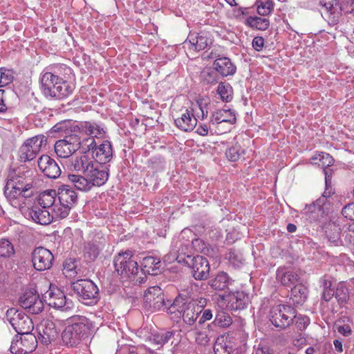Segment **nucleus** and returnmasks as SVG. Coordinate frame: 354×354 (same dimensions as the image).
Returning <instances> with one entry per match:
<instances>
[{
  "label": "nucleus",
  "mask_w": 354,
  "mask_h": 354,
  "mask_svg": "<svg viewBox=\"0 0 354 354\" xmlns=\"http://www.w3.org/2000/svg\"><path fill=\"white\" fill-rule=\"evenodd\" d=\"M295 319V324L297 328L299 330H303L307 328V326L310 324V319L306 315H297L295 313V316L293 317Z\"/></svg>",
  "instance_id": "nucleus-53"
},
{
  "label": "nucleus",
  "mask_w": 354,
  "mask_h": 354,
  "mask_svg": "<svg viewBox=\"0 0 354 354\" xmlns=\"http://www.w3.org/2000/svg\"><path fill=\"white\" fill-rule=\"evenodd\" d=\"M326 189L322 194V197L317 199L315 202H314L312 205L308 207V209L311 211L313 213L322 211V205H324L325 201L327 198L330 197L334 192L332 191L331 188H329V179L327 176H326Z\"/></svg>",
  "instance_id": "nucleus-39"
},
{
  "label": "nucleus",
  "mask_w": 354,
  "mask_h": 354,
  "mask_svg": "<svg viewBox=\"0 0 354 354\" xmlns=\"http://www.w3.org/2000/svg\"><path fill=\"white\" fill-rule=\"evenodd\" d=\"M318 156H319V166L322 167H327L333 164V158L329 153L319 152Z\"/></svg>",
  "instance_id": "nucleus-58"
},
{
  "label": "nucleus",
  "mask_w": 354,
  "mask_h": 354,
  "mask_svg": "<svg viewBox=\"0 0 354 354\" xmlns=\"http://www.w3.org/2000/svg\"><path fill=\"white\" fill-rule=\"evenodd\" d=\"M6 91L0 89V113H4L8 110H10L9 106L6 103Z\"/></svg>",
  "instance_id": "nucleus-62"
},
{
  "label": "nucleus",
  "mask_w": 354,
  "mask_h": 354,
  "mask_svg": "<svg viewBox=\"0 0 354 354\" xmlns=\"http://www.w3.org/2000/svg\"><path fill=\"white\" fill-rule=\"evenodd\" d=\"M162 270V263L159 258L149 256L143 258L142 271L145 274L158 275Z\"/></svg>",
  "instance_id": "nucleus-28"
},
{
  "label": "nucleus",
  "mask_w": 354,
  "mask_h": 354,
  "mask_svg": "<svg viewBox=\"0 0 354 354\" xmlns=\"http://www.w3.org/2000/svg\"><path fill=\"white\" fill-rule=\"evenodd\" d=\"M57 194L61 205L72 207L77 201V194L68 185H62Z\"/></svg>",
  "instance_id": "nucleus-26"
},
{
  "label": "nucleus",
  "mask_w": 354,
  "mask_h": 354,
  "mask_svg": "<svg viewBox=\"0 0 354 354\" xmlns=\"http://www.w3.org/2000/svg\"><path fill=\"white\" fill-rule=\"evenodd\" d=\"M226 157L230 161L235 162L244 154V150L238 144L229 148L226 151Z\"/></svg>",
  "instance_id": "nucleus-49"
},
{
  "label": "nucleus",
  "mask_w": 354,
  "mask_h": 354,
  "mask_svg": "<svg viewBox=\"0 0 354 354\" xmlns=\"http://www.w3.org/2000/svg\"><path fill=\"white\" fill-rule=\"evenodd\" d=\"M20 306L32 314H39L44 309V303L39 295L31 290L26 291L19 299Z\"/></svg>",
  "instance_id": "nucleus-15"
},
{
  "label": "nucleus",
  "mask_w": 354,
  "mask_h": 354,
  "mask_svg": "<svg viewBox=\"0 0 354 354\" xmlns=\"http://www.w3.org/2000/svg\"><path fill=\"white\" fill-rule=\"evenodd\" d=\"M342 214L345 218L354 221V203L346 205L342 210Z\"/></svg>",
  "instance_id": "nucleus-59"
},
{
  "label": "nucleus",
  "mask_w": 354,
  "mask_h": 354,
  "mask_svg": "<svg viewBox=\"0 0 354 354\" xmlns=\"http://www.w3.org/2000/svg\"><path fill=\"white\" fill-rule=\"evenodd\" d=\"M77 134H70L64 139L57 140L55 145V152L62 158H70L73 153L79 149V141Z\"/></svg>",
  "instance_id": "nucleus-14"
},
{
  "label": "nucleus",
  "mask_w": 354,
  "mask_h": 354,
  "mask_svg": "<svg viewBox=\"0 0 354 354\" xmlns=\"http://www.w3.org/2000/svg\"><path fill=\"white\" fill-rule=\"evenodd\" d=\"M322 6V15L330 26L336 25L342 16V12L345 14L354 13L353 1L346 0L339 4L338 0H320Z\"/></svg>",
  "instance_id": "nucleus-4"
},
{
  "label": "nucleus",
  "mask_w": 354,
  "mask_h": 354,
  "mask_svg": "<svg viewBox=\"0 0 354 354\" xmlns=\"http://www.w3.org/2000/svg\"><path fill=\"white\" fill-rule=\"evenodd\" d=\"M68 179L77 189L82 192H88L91 189L88 178L84 175L68 174Z\"/></svg>",
  "instance_id": "nucleus-38"
},
{
  "label": "nucleus",
  "mask_w": 354,
  "mask_h": 354,
  "mask_svg": "<svg viewBox=\"0 0 354 354\" xmlns=\"http://www.w3.org/2000/svg\"><path fill=\"white\" fill-rule=\"evenodd\" d=\"M15 254L13 244L7 239H0V259H10Z\"/></svg>",
  "instance_id": "nucleus-43"
},
{
  "label": "nucleus",
  "mask_w": 354,
  "mask_h": 354,
  "mask_svg": "<svg viewBox=\"0 0 354 354\" xmlns=\"http://www.w3.org/2000/svg\"><path fill=\"white\" fill-rule=\"evenodd\" d=\"M129 354H154V351L145 346L134 347L129 351Z\"/></svg>",
  "instance_id": "nucleus-61"
},
{
  "label": "nucleus",
  "mask_w": 354,
  "mask_h": 354,
  "mask_svg": "<svg viewBox=\"0 0 354 354\" xmlns=\"http://www.w3.org/2000/svg\"><path fill=\"white\" fill-rule=\"evenodd\" d=\"M65 165L69 171L79 172L80 168V156L72 157L66 160Z\"/></svg>",
  "instance_id": "nucleus-57"
},
{
  "label": "nucleus",
  "mask_w": 354,
  "mask_h": 354,
  "mask_svg": "<svg viewBox=\"0 0 354 354\" xmlns=\"http://www.w3.org/2000/svg\"><path fill=\"white\" fill-rule=\"evenodd\" d=\"M86 176L88 178L91 187H100L108 180L109 169L106 165L96 162L90 171H87Z\"/></svg>",
  "instance_id": "nucleus-17"
},
{
  "label": "nucleus",
  "mask_w": 354,
  "mask_h": 354,
  "mask_svg": "<svg viewBox=\"0 0 354 354\" xmlns=\"http://www.w3.org/2000/svg\"><path fill=\"white\" fill-rule=\"evenodd\" d=\"M56 191L54 189L46 190L42 192L39 198L38 202L41 207L48 209L55 205Z\"/></svg>",
  "instance_id": "nucleus-44"
},
{
  "label": "nucleus",
  "mask_w": 354,
  "mask_h": 354,
  "mask_svg": "<svg viewBox=\"0 0 354 354\" xmlns=\"http://www.w3.org/2000/svg\"><path fill=\"white\" fill-rule=\"evenodd\" d=\"M40 171L49 178H57L61 174L58 164L48 155H42L37 161Z\"/></svg>",
  "instance_id": "nucleus-19"
},
{
  "label": "nucleus",
  "mask_w": 354,
  "mask_h": 354,
  "mask_svg": "<svg viewBox=\"0 0 354 354\" xmlns=\"http://www.w3.org/2000/svg\"><path fill=\"white\" fill-rule=\"evenodd\" d=\"M55 207L53 209L54 212L55 214V216L59 218H66L71 209V207L65 206L64 205H61L59 203V205H55Z\"/></svg>",
  "instance_id": "nucleus-56"
},
{
  "label": "nucleus",
  "mask_w": 354,
  "mask_h": 354,
  "mask_svg": "<svg viewBox=\"0 0 354 354\" xmlns=\"http://www.w3.org/2000/svg\"><path fill=\"white\" fill-rule=\"evenodd\" d=\"M295 309L290 305H277L271 308L269 319L276 328L285 329L293 322Z\"/></svg>",
  "instance_id": "nucleus-6"
},
{
  "label": "nucleus",
  "mask_w": 354,
  "mask_h": 354,
  "mask_svg": "<svg viewBox=\"0 0 354 354\" xmlns=\"http://www.w3.org/2000/svg\"><path fill=\"white\" fill-rule=\"evenodd\" d=\"M13 72L11 70L1 69L0 87L8 85L13 81Z\"/></svg>",
  "instance_id": "nucleus-54"
},
{
  "label": "nucleus",
  "mask_w": 354,
  "mask_h": 354,
  "mask_svg": "<svg viewBox=\"0 0 354 354\" xmlns=\"http://www.w3.org/2000/svg\"><path fill=\"white\" fill-rule=\"evenodd\" d=\"M112 156V146L108 140H104L100 145H97L92 154V157L95 160V162H99L104 165L110 162Z\"/></svg>",
  "instance_id": "nucleus-22"
},
{
  "label": "nucleus",
  "mask_w": 354,
  "mask_h": 354,
  "mask_svg": "<svg viewBox=\"0 0 354 354\" xmlns=\"http://www.w3.org/2000/svg\"><path fill=\"white\" fill-rule=\"evenodd\" d=\"M198 286L196 283H189L183 285L180 290L179 297L180 299H176L172 306L169 307L171 313L175 309L176 306L183 302H188L196 299L198 295Z\"/></svg>",
  "instance_id": "nucleus-20"
},
{
  "label": "nucleus",
  "mask_w": 354,
  "mask_h": 354,
  "mask_svg": "<svg viewBox=\"0 0 354 354\" xmlns=\"http://www.w3.org/2000/svg\"><path fill=\"white\" fill-rule=\"evenodd\" d=\"M213 67L223 77L232 75L236 72V66L226 57L217 58L213 63Z\"/></svg>",
  "instance_id": "nucleus-31"
},
{
  "label": "nucleus",
  "mask_w": 354,
  "mask_h": 354,
  "mask_svg": "<svg viewBox=\"0 0 354 354\" xmlns=\"http://www.w3.org/2000/svg\"><path fill=\"white\" fill-rule=\"evenodd\" d=\"M46 142L47 139L43 135L27 139L19 148V160L26 162L35 159L41 147L46 145Z\"/></svg>",
  "instance_id": "nucleus-8"
},
{
  "label": "nucleus",
  "mask_w": 354,
  "mask_h": 354,
  "mask_svg": "<svg viewBox=\"0 0 354 354\" xmlns=\"http://www.w3.org/2000/svg\"><path fill=\"white\" fill-rule=\"evenodd\" d=\"M276 278L284 286H290L297 282L299 279L296 272L283 268L277 269Z\"/></svg>",
  "instance_id": "nucleus-34"
},
{
  "label": "nucleus",
  "mask_w": 354,
  "mask_h": 354,
  "mask_svg": "<svg viewBox=\"0 0 354 354\" xmlns=\"http://www.w3.org/2000/svg\"><path fill=\"white\" fill-rule=\"evenodd\" d=\"M192 243L196 251L204 252V250H205L206 247L205 242L202 239H196L192 241Z\"/></svg>",
  "instance_id": "nucleus-63"
},
{
  "label": "nucleus",
  "mask_w": 354,
  "mask_h": 354,
  "mask_svg": "<svg viewBox=\"0 0 354 354\" xmlns=\"http://www.w3.org/2000/svg\"><path fill=\"white\" fill-rule=\"evenodd\" d=\"M100 247L95 243H88L84 248V257L90 261L95 260L100 254Z\"/></svg>",
  "instance_id": "nucleus-50"
},
{
  "label": "nucleus",
  "mask_w": 354,
  "mask_h": 354,
  "mask_svg": "<svg viewBox=\"0 0 354 354\" xmlns=\"http://www.w3.org/2000/svg\"><path fill=\"white\" fill-rule=\"evenodd\" d=\"M335 297L339 303H344L348 299L349 295L348 289L344 286V285L339 284L337 287Z\"/></svg>",
  "instance_id": "nucleus-52"
},
{
  "label": "nucleus",
  "mask_w": 354,
  "mask_h": 354,
  "mask_svg": "<svg viewBox=\"0 0 354 354\" xmlns=\"http://www.w3.org/2000/svg\"><path fill=\"white\" fill-rule=\"evenodd\" d=\"M74 292L86 304H95L99 299V289L90 279H79L71 283Z\"/></svg>",
  "instance_id": "nucleus-5"
},
{
  "label": "nucleus",
  "mask_w": 354,
  "mask_h": 354,
  "mask_svg": "<svg viewBox=\"0 0 354 354\" xmlns=\"http://www.w3.org/2000/svg\"><path fill=\"white\" fill-rule=\"evenodd\" d=\"M115 271L122 277H134L138 273V264L133 259L132 252L127 250L119 253L114 259Z\"/></svg>",
  "instance_id": "nucleus-7"
},
{
  "label": "nucleus",
  "mask_w": 354,
  "mask_h": 354,
  "mask_svg": "<svg viewBox=\"0 0 354 354\" xmlns=\"http://www.w3.org/2000/svg\"><path fill=\"white\" fill-rule=\"evenodd\" d=\"M39 339L46 345L49 344L57 336L55 324L49 319L44 320L38 328Z\"/></svg>",
  "instance_id": "nucleus-21"
},
{
  "label": "nucleus",
  "mask_w": 354,
  "mask_h": 354,
  "mask_svg": "<svg viewBox=\"0 0 354 354\" xmlns=\"http://www.w3.org/2000/svg\"><path fill=\"white\" fill-rule=\"evenodd\" d=\"M217 93L223 101L230 102L232 99L233 91L230 84L220 82L217 87Z\"/></svg>",
  "instance_id": "nucleus-48"
},
{
  "label": "nucleus",
  "mask_w": 354,
  "mask_h": 354,
  "mask_svg": "<svg viewBox=\"0 0 354 354\" xmlns=\"http://www.w3.org/2000/svg\"><path fill=\"white\" fill-rule=\"evenodd\" d=\"M274 350L268 344H259L255 349V354H274Z\"/></svg>",
  "instance_id": "nucleus-60"
},
{
  "label": "nucleus",
  "mask_w": 354,
  "mask_h": 354,
  "mask_svg": "<svg viewBox=\"0 0 354 354\" xmlns=\"http://www.w3.org/2000/svg\"><path fill=\"white\" fill-rule=\"evenodd\" d=\"M247 23L250 27L260 30H266L270 26L269 20L261 17H249Z\"/></svg>",
  "instance_id": "nucleus-47"
},
{
  "label": "nucleus",
  "mask_w": 354,
  "mask_h": 354,
  "mask_svg": "<svg viewBox=\"0 0 354 354\" xmlns=\"http://www.w3.org/2000/svg\"><path fill=\"white\" fill-rule=\"evenodd\" d=\"M222 300H225L231 304L233 308L236 310L245 308L249 302L248 296L243 292H228L220 296Z\"/></svg>",
  "instance_id": "nucleus-24"
},
{
  "label": "nucleus",
  "mask_w": 354,
  "mask_h": 354,
  "mask_svg": "<svg viewBox=\"0 0 354 354\" xmlns=\"http://www.w3.org/2000/svg\"><path fill=\"white\" fill-rule=\"evenodd\" d=\"M183 262L192 270L193 277L198 281L205 280L209 275V263L207 259L200 255H187Z\"/></svg>",
  "instance_id": "nucleus-10"
},
{
  "label": "nucleus",
  "mask_w": 354,
  "mask_h": 354,
  "mask_svg": "<svg viewBox=\"0 0 354 354\" xmlns=\"http://www.w3.org/2000/svg\"><path fill=\"white\" fill-rule=\"evenodd\" d=\"M75 322L66 326L62 333L63 344L68 347H75L86 339L90 331V322L85 317L75 319Z\"/></svg>",
  "instance_id": "nucleus-3"
},
{
  "label": "nucleus",
  "mask_w": 354,
  "mask_h": 354,
  "mask_svg": "<svg viewBox=\"0 0 354 354\" xmlns=\"http://www.w3.org/2000/svg\"><path fill=\"white\" fill-rule=\"evenodd\" d=\"M324 228L326 236L329 241L336 245L342 243L340 239L342 229L338 220L330 221L326 223Z\"/></svg>",
  "instance_id": "nucleus-32"
},
{
  "label": "nucleus",
  "mask_w": 354,
  "mask_h": 354,
  "mask_svg": "<svg viewBox=\"0 0 354 354\" xmlns=\"http://www.w3.org/2000/svg\"><path fill=\"white\" fill-rule=\"evenodd\" d=\"M180 334V331L177 330H168L162 333H152L149 337V342L157 347L158 349L162 348L165 344L171 342L173 344L176 334Z\"/></svg>",
  "instance_id": "nucleus-29"
},
{
  "label": "nucleus",
  "mask_w": 354,
  "mask_h": 354,
  "mask_svg": "<svg viewBox=\"0 0 354 354\" xmlns=\"http://www.w3.org/2000/svg\"><path fill=\"white\" fill-rule=\"evenodd\" d=\"M264 45V39L261 37H255L252 40V47L257 51L262 50Z\"/></svg>",
  "instance_id": "nucleus-64"
},
{
  "label": "nucleus",
  "mask_w": 354,
  "mask_h": 354,
  "mask_svg": "<svg viewBox=\"0 0 354 354\" xmlns=\"http://www.w3.org/2000/svg\"><path fill=\"white\" fill-rule=\"evenodd\" d=\"M95 162L91 160L87 156H81L79 172H82L86 176L87 171H90V169H91V167H93L95 165Z\"/></svg>",
  "instance_id": "nucleus-55"
},
{
  "label": "nucleus",
  "mask_w": 354,
  "mask_h": 354,
  "mask_svg": "<svg viewBox=\"0 0 354 354\" xmlns=\"http://www.w3.org/2000/svg\"><path fill=\"white\" fill-rule=\"evenodd\" d=\"M177 310L182 315L183 322L189 326L195 323L201 313V310L196 307L194 302H183Z\"/></svg>",
  "instance_id": "nucleus-23"
},
{
  "label": "nucleus",
  "mask_w": 354,
  "mask_h": 354,
  "mask_svg": "<svg viewBox=\"0 0 354 354\" xmlns=\"http://www.w3.org/2000/svg\"><path fill=\"white\" fill-rule=\"evenodd\" d=\"M211 122L218 124L223 122L234 124L236 122V118L231 109H219L212 114Z\"/></svg>",
  "instance_id": "nucleus-33"
},
{
  "label": "nucleus",
  "mask_w": 354,
  "mask_h": 354,
  "mask_svg": "<svg viewBox=\"0 0 354 354\" xmlns=\"http://www.w3.org/2000/svg\"><path fill=\"white\" fill-rule=\"evenodd\" d=\"M46 295V301L48 305L55 309L67 312L73 309V303L71 300H67L64 293L59 289L54 291H49Z\"/></svg>",
  "instance_id": "nucleus-16"
},
{
  "label": "nucleus",
  "mask_w": 354,
  "mask_h": 354,
  "mask_svg": "<svg viewBox=\"0 0 354 354\" xmlns=\"http://www.w3.org/2000/svg\"><path fill=\"white\" fill-rule=\"evenodd\" d=\"M213 348L214 354H230L233 351L231 342L227 341L223 336L217 337Z\"/></svg>",
  "instance_id": "nucleus-41"
},
{
  "label": "nucleus",
  "mask_w": 354,
  "mask_h": 354,
  "mask_svg": "<svg viewBox=\"0 0 354 354\" xmlns=\"http://www.w3.org/2000/svg\"><path fill=\"white\" fill-rule=\"evenodd\" d=\"M36 187L37 181H34L30 171L19 170L8 180L4 194L6 198L10 200L16 199L19 196L30 198L37 192Z\"/></svg>",
  "instance_id": "nucleus-1"
},
{
  "label": "nucleus",
  "mask_w": 354,
  "mask_h": 354,
  "mask_svg": "<svg viewBox=\"0 0 354 354\" xmlns=\"http://www.w3.org/2000/svg\"><path fill=\"white\" fill-rule=\"evenodd\" d=\"M232 281L226 272H219L208 281V284L213 290L223 291L224 294H227V290L229 289V286L231 285Z\"/></svg>",
  "instance_id": "nucleus-25"
},
{
  "label": "nucleus",
  "mask_w": 354,
  "mask_h": 354,
  "mask_svg": "<svg viewBox=\"0 0 354 354\" xmlns=\"http://www.w3.org/2000/svg\"><path fill=\"white\" fill-rule=\"evenodd\" d=\"M30 257L33 268L39 272L50 270L55 261L53 253L42 246L35 248Z\"/></svg>",
  "instance_id": "nucleus-11"
},
{
  "label": "nucleus",
  "mask_w": 354,
  "mask_h": 354,
  "mask_svg": "<svg viewBox=\"0 0 354 354\" xmlns=\"http://www.w3.org/2000/svg\"><path fill=\"white\" fill-rule=\"evenodd\" d=\"M272 9L273 3L271 0H259L257 1V12L260 15H268Z\"/></svg>",
  "instance_id": "nucleus-51"
},
{
  "label": "nucleus",
  "mask_w": 354,
  "mask_h": 354,
  "mask_svg": "<svg viewBox=\"0 0 354 354\" xmlns=\"http://www.w3.org/2000/svg\"><path fill=\"white\" fill-rule=\"evenodd\" d=\"M12 341L10 351L12 354H27L35 350L37 339L32 333L19 334Z\"/></svg>",
  "instance_id": "nucleus-12"
},
{
  "label": "nucleus",
  "mask_w": 354,
  "mask_h": 354,
  "mask_svg": "<svg viewBox=\"0 0 354 354\" xmlns=\"http://www.w3.org/2000/svg\"><path fill=\"white\" fill-rule=\"evenodd\" d=\"M63 273L66 277H75L80 271L79 261L75 259L69 258L64 261Z\"/></svg>",
  "instance_id": "nucleus-40"
},
{
  "label": "nucleus",
  "mask_w": 354,
  "mask_h": 354,
  "mask_svg": "<svg viewBox=\"0 0 354 354\" xmlns=\"http://www.w3.org/2000/svg\"><path fill=\"white\" fill-rule=\"evenodd\" d=\"M41 89L46 97L63 99L73 92L69 84L50 72L45 73L41 79Z\"/></svg>",
  "instance_id": "nucleus-2"
},
{
  "label": "nucleus",
  "mask_w": 354,
  "mask_h": 354,
  "mask_svg": "<svg viewBox=\"0 0 354 354\" xmlns=\"http://www.w3.org/2000/svg\"><path fill=\"white\" fill-rule=\"evenodd\" d=\"M308 288L303 284L295 285L290 291V299L294 305L302 304L308 297Z\"/></svg>",
  "instance_id": "nucleus-37"
},
{
  "label": "nucleus",
  "mask_w": 354,
  "mask_h": 354,
  "mask_svg": "<svg viewBox=\"0 0 354 354\" xmlns=\"http://www.w3.org/2000/svg\"><path fill=\"white\" fill-rule=\"evenodd\" d=\"M144 305L152 311L160 310L166 306L163 292L159 286L149 288L143 296Z\"/></svg>",
  "instance_id": "nucleus-13"
},
{
  "label": "nucleus",
  "mask_w": 354,
  "mask_h": 354,
  "mask_svg": "<svg viewBox=\"0 0 354 354\" xmlns=\"http://www.w3.org/2000/svg\"><path fill=\"white\" fill-rule=\"evenodd\" d=\"M174 123L179 129L187 132L192 131L196 127L197 120L192 111L186 109L185 113L174 120Z\"/></svg>",
  "instance_id": "nucleus-27"
},
{
  "label": "nucleus",
  "mask_w": 354,
  "mask_h": 354,
  "mask_svg": "<svg viewBox=\"0 0 354 354\" xmlns=\"http://www.w3.org/2000/svg\"><path fill=\"white\" fill-rule=\"evenodd\" d=\"M29 216L34 222L42 225H49L53 220V216L48 209L42 207H33L29 212Z\"/></svg>",
  "instance_id": "nucleus-30"
},
{
  "label": "nucleus",
  "mask_w": 354,
  "mask_h": 354,
  "mask_svg": "<svg viewBox=\"0 0 354 354\" xmlns=\"http://www.w3.org/2000/svg\"><path fill=\"white\" fill-rule=\"evenodd\" d=\"M6 318L18 334L31 333L34 328L32 319L14 308L7 310Z\"/></svg>",
  "instance_id": "nucleus-9"
},
{
  "label": "nucleus",
  "mask_w": 354,
  "mask_h": 354,
  "mask_svg": "<svg viewBox=\"0 0 354 354\" xmlns=\"http://www.w3.org/2000/svg\"><path fill=\"white\" fill-rule=\"evenodd\" d=\"M77 138L80 142L78 145L79 149H81L84 153L91 151L92 155L93 151L97 147L95 138L89 136L82 138L81 135H77Z\"/></svg>",
  "instance_id": "nucleus-46"
},
{
  "label": "nucleus",
  "mask_w": 354,
  "mask_h": 354,
  "mask_svg": "<svg viewBox=\"0 0 354 354\" xmlns=\"http://www.w3.org/2000/svg\"><path fill=\"white\" fill-rule=\"evenodd\" d=\"M212 41L204 32H190L184 41V47L189 50L200 51L206 48Z\"/></svg>",
  "instance_id": "nucleus-18"
},
{
  "label": "nucleus",
  "mask_w": 354,
  "mask_h": 354,
  "mask_svg": "<svg viewBox=\"0 0 354 354\" xmlns=\"http://www.w3.org/2000/svg\"><path fill=\"white\" fill-rule=\"evenodd\" d=\"M80 129H81L86 136L93 138H103L106 133L104 128L96 122H82L80 124Z\"/></svg>",
  "instance_id": "nucleus-35"
},
{
  "label": "nucleus",
  "mask_w": 354,
  "mask_h": 354,
  "mask_svg": "<svg viewBox=\"0 0 354 354\" xmlns=\"http://www.w3.org/2000/svg\"><path fill=\"white\" fill-rule=\"evenodd\" d=\"M232 323L231 317L227 313L220 311L216 313L213 322L209 325H212V328L214 327L227 328Z\"/></svg>",
  "instance_id": "nucleus-45"
},
{
  "label": "nucleus",
  "mask_w": 354,
  "mask_h": 354,
  "mask_svg": "<svg viewBox=\"0 0 354 354\" xmlns=\"http://www.w3.org/2000/svg\"><path fill=\"white\" fill-rule=\"evenodd\" d=\"M216 332L212 328V325H207V328L202 330L195 332V342L200 346H205L209 344L211 339L214 338Z\"/></svg>",
  "instance_id": "nucleus-36"
},
{
  "label": "nucleus",
  "mask_w": 354,
  "mask_h": 354,
  "mask_svg": "<svg viewBox=\"0 0 354 354\" xmlns=\"http://www.w3.org/2000/svg\"><path fill=\"white\" fill-rule=\"evenodd\" d=\"M218 73L214 67L213 68H205L201 72L200 78L205 84H216L219 80Z\"/></svg>",
  "instance_id": "nucleus-42"
}]
</instances>
